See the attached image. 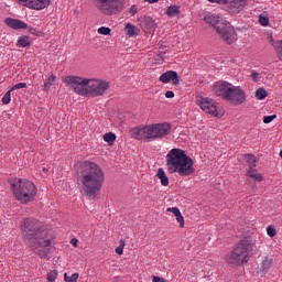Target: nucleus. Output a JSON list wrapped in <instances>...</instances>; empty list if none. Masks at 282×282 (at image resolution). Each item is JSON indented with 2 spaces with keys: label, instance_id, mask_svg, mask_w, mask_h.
<instances>
[{
  "label": "nucleus",
  "instance_id": "46",
  "mask_svg": "<svg viewBox=\"0 0 282 282\" xmlns=\"http://www.w3.org/2000/svg\"><path fill=\"white\" fill-rule=\"evenodd\" d=\"M231 1L232 0H220V3H223V6H227V10H229Z\"/></svg>",
  "mask_w": 282,
  "mask_h": 282
},
{
  "label": "nucleus",
  "instance_id": "7",
  "mask_svg": "<svg viewBox=\"0 0 282 282\" xmlns=\"http://www.w3.org/2000/svg\"><path fill=\"white\" fill-rule=\"evenodd\" d=\"M93 3L101 14L113 17V14H120L124 10L127 0H93Z\"/></svg>",
  "mask_w": 282,
  "mask_h": 282
},
{
  "label": "nucleus",
  "instance_id": "11",
  "mask_svg": "<svg viewBox=\"0 0 282 282\" xmlns=\"http://www.w3.org/2000/svg\"><path fill=\"white\" fill-rule=\"evenodd\" d=\"M197 105L200 106V109L205 113H209L210 116H219V112L217 111V104L215 100L208 98V97H197Z\"/></svg>",
  "mask_w": 282,
  "mask_h": 282
},
{
  "label": "nucleus",
  "instance_id": "37",
  "mask_svg": "<svg viewBox=\"0 0 282 282\" xmlns=\"http://www.w3.org/2000/svg\"><path fill=\"white\" fill-rule=\"evenodd\" d=\"M259 23H261L264 26L270 25V19L268 17L260 15L259 17Z\"/></svg>",
  "mask_w": 282,
  "mask_h": 282
},
{
  "label": "nucleus",
  "instance_id": "4",
  "mask_svg": "<svg viewBox=\"0 0 282 282\" xmlns=\"http://www.w3.org/2000/svg\"><path fill=\"white\" fill-rule=\"evenodd\" d=\"M130 137L141 142H153L155 140H163L171 133V123H154L140 128H132Z\"/></svg>",
  "mask_w": 282,
  "mask_h": 282
},
{
  "label": "nucleus",
  "instance_id": "5",
  "mask_svg": "<svg viewBox=\"0 0 282 282\" xmlns=\"http://www.w3.org/2000/svg\"><path fill=\"white\" fill-rule=\"evenodd\" d=\"M254 248V241L250 239L240 240L234 250L226 256V262L231 268H239L248 263V252Z\"/></svg>",
  "mask_w": 282,
  "mask_h": 282
},
{
  "label": "nucleus",
  "instance_id": "22",
  "mask_svg": "<svg viewBox=\"0 0 282 282\" xmlns=\"http://www.w3.org/2000/svg\"><path fill=\"white\" fill-rule=\"evenodd\" d=\"M247 175L251 177V180H256V182H263V176L254 167L249 169Z\"/></svg>",
  "mask_w": 282,
  "mask_h": 282
},
{
  "label": "nucleus",
  "instance_id": "13",
  "mask_svg": "<svg viewBox=\"0 0 282 282\" xmlns=\"http://www.w3.org/2000/svg\"><path fill=\"white\" fill-rule=\"evenodd\" d=\"M52 0H18V3L30 10H45Z\"/></svg>",
  "mask_w": 282,
  "mask_h": 282
},
{
  "label": "nucleus",
  "instance_id": "33",
  "mask_svg": "<svg viewBox=\"0 0 282 282\" xmlns=\"http://www.w3.org/2000/svg\"><path fill=\"white\" fill-rule=\"evenodd\" d=\"M28 87L26 83H18L13 87L10 88V91H14L17 89H25Z\"/></svg>",
  "mask_w": 282,
  "mask_h": 282
},
{
  "label": "nucleus",
  "instance_id": "40",
  "mask_svg": "<svg viewBox=\"0 0 282 282\" xmlns=\"http://www.w3.org/2000/svg\"><path fill=\"white\" fill-rule=\"evenodd\" d=\"M167 213H173V215L176 217L177 215L182 214V212H180L178 207H170L167 208Z\"/></svg>",
  "mask_w": 282,
  "mask_h": 282
},
{
  "label": "nucleus",
  "instance_id": "23",
  "mask_svg": "<svg viewBox=\"0 0 282 282\" xmlns=\"http://www.w3.org/2000/svg\"><path fill=\"white\" fill-rule=\"evenodd\" d=\"M56 77L51 75L48 78L45 79L44 85L42 86L43 91H50V89L55 85Z\"/></svg>",
  "mask_w": 282,
  "mask_h": 282
},
{
  "label": "nucleus",
  "instance_id": "20",
  "mask_svg": "<svg viewBox=\"0 0 282 282\" xmlns=\"http://www.w3.org/2000/svg\"><path fill=\"white\" fill-rule=\"evenodd\" d=\"M272 47L275 51L278 58L282 61V40L274 41V37H270Z\"/></svg>",
  "mask_w": 282,
  "mask_h": 282
},
{
  "label": "nucleus",
  "instance_id": "36",
  "mask_svg": "<svg viewBox=\"0 0 282 282\" xmlns=\"http://www.w3.org/2000/svg\"><path fill=\"white\" fill-rule=\"evenodd\" d=\"M267 235L269 237H276V229L273 226L267 228Z\"/></svg>",
  "mask_w": 282,
  "mask_h": 282
},
{
  "label": "nucleus",
  "instance_id": "38",
  "mask_svg": "<svg viewBox=\"0 0 282 282\" xmlns=\"http://www.w3.org/2000/svg\"><path fill=\"white\" fill-rule=\"evenodd\" d=\"M272 120H276V115L265 116L263 118L264 124H270V122H272Z\"/></svg>",
  "mask_w": 282,
  "mask_h": 282
},
{
  "label": "nucleus",
  "instance_id": "18",
  "mask_svg": "<svg viewBox=\"0 0 282 282\" xmlns=\"http://www.w3.org/2000/svg\"><path fill=\"white\" fill-rule=\"evenodd\" d=\"M4 23L12 30H28V23L19 19L6 18Z\"/></svg>",
  "mask_w": 282,
  "mask_h": 282
},
{
  "label": "nucleus",
  "instance_id": "24",
  "mask_svg": "<svg viewBox=\"0 0 282 282\" xmlns=\"http://www.w3.org/2000/svg\"><path fill=\"white\" fill-rule=\"evenodd\" d=\"M156 177L161 180L162 186H169V176H166V172H164V169L160 167Z\"/></svg>",
  "mask_w": 282,
  "mask_h": 282
},
{
  "label": "nucleus",
  "instance_id": "47",
  "mask_svg": "<svg viewBox=\"0 0 282 282\" xmlns=\"http://www.w3.org/2000/svg\"><path fill=\"white\" fill-rule=\"evenodd\" d=\"M70 243H72V246H74V248H76V247L78 246V239L73 238V239L70 240Z\"/></svg>",
  "mask_w": 282,
  "mask_h": 282
},
{
  "label": "nucleus",
  "instance_id": "39",
  "mask_svg": "<svg viewBox=\"0 0 282 282\" xmlns=\"http://www.w3.org/2000/svg\"><path fill=\"white\" fill-rule=\"evenodd\" d=\"M12 90H9V91H7L6 94H4V96L2 97V104L3 105H10V93H11Z\"/></svg>",
  "mask_w": 282,
  "mask_h": 282
},
{
  "label": "nucleus",
  "instance_id": "42",
  "mask_svg": "<svg viewBox=\"0 0 282 282\" xmlns=\"http://www.w3.org/2000/svg\"><path fill=\"white\" fill-rule=\"evenodd\" d=\"M176 221L180 223L181 228H184V216H182V214L176 216Z\"/></svg>",
  "mask_w": 282,
  "mask_h": 282
},
{
  "label": "nucleus",
  "instance_id": "6",
  "mask_svg": "<svg viewBox=\"0 0 282 282\" xmlns=\"http://www.w3.org/2000/svg\"><path fill=\"white\" fill-rule=\"evenodd\" d=\"M11 191L21 204L34 202L37 193L36 185L25 178H18L14 183H11Z\"/></svg>",
  "mask_w": 282,
  "mask_h": 282
},
{
  "label": "nucleus",
  "instance_id": "44",
  "mask_svg": "<svg viewBox=\"0 0 282 282\" xmlns=\"http://www.w3.org/2000/svg\"><path fill=\"white\" fill-rule=\"evenodd\" d=\"M29 32H30V34H33V36L39 35V31L32 26L29 28Z\"/></svg>",
  "mask_w": 282,
  "mask_h": 282
},
{
  "label": "nucleus",
  "instance_id": "41",
  "mask_svg": "<svg viewBox=\"0 0 282 282\" xmlns=\"http://www.w3.org/2000/svg\"><path fill=\"white\" fill-rule=\"evenodd\" d=\"M251 78L254 83H259V80H260L259 73H257V70H252Z\"/></svg>",
  "mask_w": 282,
  "mask_h": 282
},
{
  "label": "nucleus",
  "instance_id": "50",
  "mask_svg": "<svg viewBox=\"0 0 282 282\" xmlns=\"http://www.w3.org/2000/svg\"><path fill=\"white\" fill-rule=\"evenodd\" d=\"M47 169L46 167H43V173H47Z\"/></svg>",
  "mask_w": 282,
  "mask_h": 282
},
{
  "label": "nucleus",
  "instance_id": "3",
  "mask_svg": "<svg viewBox=\"0 0 282 282\" xmlns=\"http://www.w3.org/2000/svg\"><path fill=\"white\" fill-rule=\"evenodd\" d=\"M193 164V159L180 148H174L166 154V169L171 174L178 173V175L188 177L195 173Z\"/></svg>",
  "mask_w": 282,
  "mask_h": 282
},
{
  "label": "nucleus",
  "instance_id": "34",
  "mask_svg": "<svg viewBox=\"0 0 282 282\" xmlns=\"http://www.w3.org/2000/svg\"><path fill=\"white\" fill-rule=\"evenodd\" d=\"M115 252L117 254H122L124 252V240H120V246H118L116 249H115Z\"/></svg>",
  "mask_w": 282,
  "mask_h": 282
},
{
  "label": "nucleus",
  "instance_id": "16",
  "mask_svg": "<svg viewBox=\"0 0 282 282\" xmlns=\"http://www.w3.org/2000/svg\"><path fill=\"white\" fill-rule=\"evenodd\" d=\"M142 29L144 34H153L158 29V23L151 17H144L142 21Z\"/></svg>",
  "mask_w": 282,
  "mask_h": 282
},
{
  "label": "nucleus",
  "instance_id": "2",
  "mask_svg": "<svg viewBox=\"0 0 282 282\" xmlns=\"http://www.w3.org/2000/svg\"><path fill=\"white\" fill-rule=\"evenodd\" d=\"M77 183L82 195L96 197L105 185V172L98 163L84 161L77 169Z\"/></svg>",
  "mask_w": 282,
  "mask_h": 282
},
{
  "label": "nucleus",
  "instance_id": "12",
  "mask_svg": "<svg viewBox=\"0 0 282 282\" xmlns=\"http://www.w3.org/2000/svg\"><path fill=\"white\" fill-rule=\"evenodd\" d=\"M232 84L228 82H218L214 85V94L223 100H228V96H230Z\"/></svg>",
  "mask_w": 282,
  "mask_h": 282
},
{
  "label": "nucleus",
  "instance_id": "45",
  "mask_svg": "<svg viewBox=\"0 0 282 282\" xmlns=\"http://www.w3.org/2000/svg\"><path fill=\"white\" fill-rule=\"evenodd\" d=\"M165 98H175V93H173L172 90H167L165 93Z\"/></svg>",
  "mask_w": 282,
  "mask_h": 282
},
{
  "label": "nucleus",
  "instance_id": "48",
  "mask_svg": "<svg viewBox=\"0 0 282 282\" xmlns=\"http://www.w3.org/2000/svg\"><path fill=\"white\" fill-rule=\"evenodd\" d=\"M144 1H147L148 3H158V1L160 0H144Z\"/></svg>",
  "mask_w": 282,
  "mask_h": 282
},
{
  "label": "nucleus",
  "instance_id": "43",
  "mask_svg": "<svg viewBox=\"0 0 282 282\" xmlns=\"http://www.w3.org/2000/svg\"><path fill=\"white\" fill-rule=\"evenodd\" d=\"M137 13H138V7L132 6V7L130 8V14L133 17V15H135Z\"/></svg>",
  "mask_w": 282,
  "mask_h": 282
},
{
  "label": "nucleus",
  "instance_id": "17",
  "mask_svg": "<svg viewBox=\"0 0 282 282\" xmlns=\"http://www.w3.org/2000/svg\"><path fill=\"white\" fill-rule=\"evenodd\" d=\"M246 6H248L247 0H231L229 2L228 12H230V14H239V12H241Z\"/></svg>",
  "mask_w": 282,
  "mask_h": 282
},
{
  "label": "nucleus",
  "instance_id": "21",
  "mask_svg": "<svg viewBox=\"0 0 282 282\" xmlns=\"http://www.w3.org/2000/svg\"><path fill=\"white\" fill-rule=\"evenodd\" d=\"M126 34H127V36H138V34H140V29H138V26H135L131 23H127L126 24Z\"/></svg>",
  "mask_w": 282,
  "mask_h": 282
},
{
  "label": "nucleus",
  "instance_id": "35",
  "mask_svg": "<svg viewBox=\"0 0 282 282\" xmlns=\"http://www.w3.org/2000/svg\"><path fill=\"white\" fill-rule=\"evenodd\" d=\"M272 265V259H264L262 262V270H268Z\"/></svg>",
  "mask_w": 282,
  "mask_h": 282
},
{
  "label": "nucleus",
  "instance_id": "15",
  "mask_svg": "<svg viewBox=\"0 0 282 282\" xmlns=\"http://www.w3.org/2000/svg\"><path fill=\"white\" fill-rule=\"evenodd\" d=\"M159 80L165 85L172 80L173 85L177 86L180 85V75L175 70H167L160 76Z\"/></svg>",
  "mask_w": 282,
  "mask_h": 282
},
{
  "label": "nucleus",
  "instance_id": "31",
  "mask_svg": "<svg viewBox=\"0 0 282 282\" xmlns=\"http://www.w3.org/2000/svg\"><path fill=\"white\" fill-rule=\"evenodd\" d=\"M78 273H73L72 276H67V273L64 274V280L66 282H78Z\"/></svg>",
  "mask_w": 282,
  "mask_h": 282
},
{
  "label": "nucleus",
  "instance_id": "8",
  "mask_svg": "<svg viewBox=\"0 0 282 282\" xmlns=\"http://www.w3.org/2000/svg\"><path fill=\"white\" fill-rule=\"evenodd\" d=\"M63 83H66L75 94H78L79 96H87V87H89L88 78L68 75L63 78Z\"/></svg>",
  "mask_w": 282,
  "mask_h": 282
},
{
  "label": "nucleus",
  "instance_id": "32",
  "mask_svg": "<svg viewBox=\"0 0 282 282\" xmlns=\"http://www.w3.org/2000/svg\"><path fill=\"white\" fill-rule=\"evenodd\" d=\"M56 276H58V271L53 270L50 273H47V281L48 282H54V281H56Z\"/></svg>",
  "mask_w": 282,
  "mask_h": 282
},
{
  "label": "nucleus",
  "instance_id": "26",
  "mask_svg": "<svg viewBox=\"0 0 282 282\" xmlns=\"http://www.w3.org/2000/svg\"><path fill=\"white\" fill-rule=\"evenodd\" d=\"M104 140L109 144V147H113V142H116V133L107 132L104 134Z\"/></svg>",
  "mask_w": 282,
  "mask_h": 282
},
{
  "label": "nucleus",
  "instance_id": "29",
  "mask_svg": "<svg viewBox=\"0 0 282 282\" xmlns=\"http://www.w3.org/2000/svg\"><path fill=\"white\" fill-rule=\"evenodd\" d=\"M247 162L249 164V169H254L257 166V156L247 154Z\"/></svg>",
  "mask_w": 282,
  "mask_h": 282
},
{
  "label": "nucleus",
  "instance_id": "1",
  "mask_svg": "<svg viewBox=\"0 0 282 282\" xmlns=\"http://www.w3.org/2000/svg\"><path fill=\"white\" fill-rule=\"evenodd\" d=\"M21 232L25 243L31 246L34 254L46 259L47 254H50V246H52L50 231L41 229L39 220L25 218L21 221Z\"/></svg>",
  "mask_w": 282,
  "mask_h": 282
},
{
  "label": "nucleus",
  "instance_id": "19",
  "mask_svg": "<svg viewBox=\"0 0 282 282\" xmlns=\"http://www.w3.org/2000/svg\"><path fill=\"white\" fill-rule=\"evenodd\" d=\"M204 21L206 23H208L209 25H212V28L214 30H216V32L218 31V28L220 26L219 23H225L226 22V20L219 18L218 15L210 14V13L205 15Z\"/></svg>",
  "mask_w": 282,
  "mask_h": 282
},
{
  "label": "nucleus",
  "instance_id": "27",
  "mask_svg": "<svg viewBox=\"0 0 282 282\" xmlns=\"http://www.w3.org/2000/svg\"><path fill=\"white\" fill-rule=\"evenodd\" d=\"M257 100H265L268 98V91L264 88H258L256 90Z\"/></svg>",
  "mask_w": 282,
  "mask_h": 282
},
{
  "label": "nucleus",
  "instance_id": "49",
  "mask_svg": "<svg viewBox=\"0 0 282 282\" xmlns=\"http://www.w3.org/2000/svg\"><path fill=\"white\" fill-rule=\"evenodd\" d=\"M210 3H221V0H208Z\"/></svg>",
  "mask_w": 282,
  "mask_h": 282
},
{
  "label": "nucleus",
  "instance_id": "9",
  "mask_svg": "<svg viewBox=\"0 0 282 282\" xmlns=\"http://www.w3.org/2000/svg\"><path fill=\"white\" fill-rule=\"evenodd\" d=\"M217 34L227 43V45H232V43H237V32L235 31V26L230 24V22L226 21L225 23H219Z\"/></svg>",
  "mask_w": 282,
  "mask_h": 282
},
{
  "label": "nucleus",
  "instance_id": "25",
  "mask_svg": "<svg viewBox=\"0 0 282 282\" xmlns=\"http://www.w3.org/2000/svg\"><path fill=\"white\" fill-rule=\"evenodd\" d=\"M18 47H30L32 45V42L30 41V36L22 35L18 39Z\"/></svg>",
  "mask_w": 282,
  "mask_h": 282
},
{
  "label": "nucleus",
  "instance_id": "28",
  "mask_svg": "<svg viewBox=\"0 0 282 282\" xmlns=\"http://www.w3.org/2000/svg\"><path fill=\"white\" fill-rule=\"evenodd\" d=\"M165 14L167 17H175L176 14H180V7H177V6L169 7Z\"/></svg>",
  "mask_w": 282,
  "mask_h": 282
},
{
  "label": "nucleus",
  "instance_id": "10",
  "mask_svg": "<svg viewBox=\"0 0 282 282\" xmlns=\"http://www.w3.org/2000/svg\"><path fill=\"white\" fill-rule=\"evenodd\" d=\"M109 89V83L102 79H89L87 87V95L91 98H98V96H104L105 91Z\"/></svg>",
  "mask_w": 282,
  "mask_h": 282
},
{
  "label": "nucleus",
  "instance_id": "14",
  "mask_svg": "<svg viewBox=\"0 0 282 282\" xmlns=\"http://www.w3.org/2000/svg\"><path fill=\"white\" fill-rule=\"evenodd\" d=\"M227 100L235 105H243L246 102V93L241 90V87L231 86V93H229Z\"/></svg>",
  "mask_w": 282,
  "mask_h": 282
},
{
  "label": "nucleus",
  "instance_id": "30",
  "mask_svg": "<svg viewBox=\"0 0 282 282\" xmlns=\"http://www.w3.org/2000/svg\"><path fill=\"white\" fill-rule=\"evenodd\" d=\"M98 34H102L104 36H109L111 35V29L107 26H100L98 29Z\"/></svg>",
  "mask_w": 282,
  "mask_h": 282
}]
</instances>
